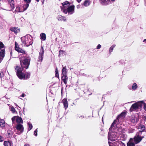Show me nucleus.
<instances>
[{
  "label": "nucleus",
  "mask_w": 146,
  "mask_h": 146,
  "mask_svg": "<svg viewBox=\"0 0 146 146\" xmlns=\"http://www.w3.org/2000/svg\"><path fill=\"white\" fill-rule=\"evenodd\" d=\"M117 120H115L112 123L110 128L109 131L108 133V139L109 140L111 141H115L117 140L119 137V134L115 132H113L112 131V127L114 124L115 123L116 121Z\"/></svg>",
  "instance_id": "f257e3e1"
},
{
  "label": "nucleus",
  "mask_w": 146,
  "mask_h": 146,
  "mask_svg": "<svg viewBox=\"0 0 146 146\" xmlns=\"http://www.w3.org/2000/svg\"><path fill=\"white\" fill-rule=\"evenodd\" d=\"M21 45L23 46H29L31 45L33 43L31 36L29 35H27L21 38Z\"/></svg>",
  "instance_id": "f03ea898"
},
{
  "label": "nucleus",
  "mask_w": 146,
  "mask_h": 146,
  "mask_svg": "<svg viewBox=\"0 0 146 146\" xmlns=\"http://www.w3.org/2000/svg\"><path fill=\"white\" fill-rule=\"evenodd\" d=\"M20 64L22 68H25L26 69H27L30 64L29 59L24 56L23 58L20 57Z\"/></svg>",
  "instance_id": "7ed1b4c3"
},
{
  "label": "nucleus",
  "mask_w": 146,
  "mask_h": 146,
  "mask_svg": "<svg viewBox=\"0 0 146 146\" xmlns=\"http://www.w3.org/2000/svg\"><path fill=\"white\" fill-rule=\"evenodd\" d=\"M30 74L28 72L23 73V70L19 68V78L21 79H27L29 78Z\"/></svg>",
  "instance_id": "20e7f679"
},
{
  "label": "nucleus",
  "mask_w": 146,
  "mask_h": 146,
  "mask_svg": "<svg viewBox=\"0 0 146 146\" xmlns=\"http://www.w3.org/2000/svg\"><path fill=\"white\" fill-rule=\"evenodd\" d=\"M74 7L75 6L74 5L70 6V7H68V8L66 9H63V12L65 14L68 13L69 14H72L74 13Z\"/></svg>",
  "instance_id": "39448f33"
},
{
  "label": "nucleus",
  "mask_w": 146,
  "mask_h": 146,
  "mask_svg": "<svg viewBox=\"0 0 146 146\" xmlns=\"http://www.w3.org/2000/svg\"><path fill=\"white\" fill-rule=\"evenodd\" d=\"M143 138L144 136H141V134L138 133L136 134L133 139L135 143L137 144L140 142Z\"/></svg>",
  "instance_id": "423d86ee"
},
{
  "label": "nucleus",
  "mask_w": 146,
  "mask_h": 146,
  "mask_svg": "<svg viewBox=\"0 0 146 146\" xmlns=\"http://www.w3.org/2000/svg\"><path fill=\"white\" fill-rule=\"evenodd\" d=\"M142 106L141 102H137V103L133 104L131 107L130 110L131 111H133V110H137L139 107Z\"/></svg>",
  "instance_id": "0eeeda50"
},
{
  "label": "nucleus",
  "mask_w": 146,
  "mask_h": 146,
  "mask_svg": "<svg viewBox=\"0 0 146 146\" xmlns=\"http://www.w3.org/2000/svg\"><path fill=\"white\" fill-rule=\"evenodd\" d=\"M23 121L21 117H19V133H21L24 131V127L23 125L19 124V123H23Z\"/></svg>",
  "instance_id": "6e6552de"
},
{
  "label": "nucleus",
  "mask_w": 146,
  "mask_h": 146,
  "mask_svg": "<svg viewBox=\"0 0 146 146\" xmlns=\"http://www.w3.org/2000/svg\"><path fill=\"white\" fill-rule=\"evenodd\" d=\"M12 121L13 124L16 125V127L17 130H18V116H15L12 118Z\"/></svg>",
  "instance_id": "1a4fd4ad"
},
{
  "label": "nucleus",
  "mask_w": 146,
  "mask_h": 146,
  "mask_svg": "<svg viewBox=\"0 0 146 146\" xmlns=\"http://www.w3.org/2000/svg\"><path fill=\"white\" fill-rule=\"evenodd\" d=\"M44 51L43 48L42 46H41V48L40 49L39 53V56L38 58V61L41 62L42 61L43 58V54Z\"/></svg>",
  "instance_id": "9d476101"
},
{
  "label": "nucleus",
  "mask_w": 146,
  "mask_h": 146,
  "mask_svg": "<svg viewBox=\"0 0 146 146\" xmlns=\"http://www.w3.org/2000/svg\"><path fill=\"white\" fill-rule=\"evenodd\" d=\"M62 6H61L62 11L63 12V10L64 9H66L70 6V3L67 1L63 2L62 3Z\"/></svg>",
  "instance_id": "9b49d317"
},
{
  "label": "nucleus",
  "mask_w": 146,
  "mask_h": 146,
  "mask_svg": "<svg viewBox=\"0 0 146 146\" xmlns=\"http://www.w3.org/2000/svg\"><path fill=\"white\" fill-rule=\"evenodd\" d=\"M29 6L28 3H26L23 6H21L19 7V12H23L26 10Z\"/></svg>",
  "instance_id": "f8f14e48"
},
{
  "label": "nucleus",
  "mask_w": 146,
  "mask_h": 146,
  "mask_svg": "<svg viewBox=\"0 0 146 146\" xmlns=\"http://www.w3.org/2000/svg\"><path fill=\"white\" fill-rule=\"evenodd\" d=\"M62 103L63 104L65 109H66L68 106V104L67 99L65 98L63 99L62 101Z\"/></svg>",
  "instance_id": "ddd939ff"
},
{
  "label": "nucleus",
  "mask_w": 146,
  "mask_h": 146,
  "mask_svg": "<svg viewBox=\"0 0 146 146\" xmlns=\"http://www.w3.org/2000/svg\"><path fill=\"white\" fill-rule=\"evenodd\" d=\"M135 143H134L133 139L131 138L127 143V146H135Z\"/></svg>",
  "instance_id": "4468645a"
},
{
  "label": "nucleus",
  "mask_w": 146,
  "mask_h": 146,
  "mask_svg": "<svg viewBox=\"0 0 146 146\" xmlns=\"http://www.w3.org/2000/svg\"><path fill=\"white\" fill-rule=\"evenodd\" d=\"M125 113L124 112L120 114L117 117V119L119 121L121 120V119H123L125 115Z\"/></svg>",
  "instance_id": "2eb2a0df"
},
{
  "label": "nucleus",
  "mask_w": 146,
  "mask_h": 146,
  "mask_svg": "<svg viewBox=\"0 0 146 146\" xmlns=\"http://www.w3.org/2000/svg\"><path fill=\"white\" fill-rule=\"evenodd\" d=\"M131 120L132 122L133 123H137L138 121V119L137 117L135 116H132V117Z\"/></svg>",
  "instance_id": "dca6fc26"
},
{
  "label": "nucleus",
  "mask_w": 146,
  "mask_h": 146,
  "mask_svg": "<svg viewBox=\"0 0 146 146\" xmlns=\"http://www.w3.org/2000/svg\"><path fill=\"white\" fill-rule=\"evenodd\" d=\"M68 79V78L66 75H63L62 77V79L65 84L67 83Z\"/></svg>",
  "instance_id": "f3484780"
},
{
  "label": "nucleus",
  "mask_w": 146,
  "mask_h": 146,
  "mask_svg": "<svg viewBox=\"0 0 146 146\" xmlns=\"http://www.w3.org/2000/svg\"><path fill=\"white\" fill-rule=\"evenodd\" d=\"M57 19L59 21H65L66 19L65 17L61 15H59L58 16Z\"/></svg>",
  "instance_id": "a211bd4d"
},
{
  "label": "nucleus",
  "mask_w": 146,
  "mask_h": 146,
  "mask_svg": "<svg viewBox=\"0 0 146 146\" xmlns=\"http://www.w3.org/2000/svg\"><path fill=\"white\" fill-rule=\"evenodd\" d=\"M40 37L41 39L43 40H45L46 38V35L44 33H41L40 35Z\"/></svg>",
  "instance_id": "6ab92c4d"
},
{
  "label": "nucleus",
  "mask_w": 146,
  "mask_h": 146,
  "mask_svg": "<svg viewBox=\"0 0 146 146\" xmlns=\"http://www.w3.org/2000/svg\"><path fill=\"white\" fill-rule=\"evenodd\" d=\"M5 55V50L3 49L0 50V56L3 58H4Z\"/></svg>",
  "instance_id": "aec40b11"
},
{
  "label": "nucleus",
  "mask_w": 146,
  "mask_h": 146,
  "mask_svg": "<svg viewBox=\"0 0 146 146\" xmlns=\"http://www.w3.org/2000/svg\"><path fill=\"white\" fill-rule=\"evenodd\" d=\"M12 143L9 141H5L4 143V145L5 146H11Z\"/></svg>",
  "instance_id": "412c9836"
},
{
  "label": "nucleus",
  "mask_w": 146,
  "mask_h": 146,
  "mask_svg": "<svg viewBox=\"0 0 146 146\" xmlns=\"http://www.w3.org/2000/svg\"><path fill=\"white\" fill-rule=\"evenodd\" d=\"M19 53H21L22 54L21 55H24L26 54V53L25 50L19 47Z\"/></svg>",
  "instance_id": "4be33fe9"
},
{
  "label": "nucleus",
  "mask_w": 146,
  "mask_h": 146,
  "mask_svg": "<svg viewBox=\"0 0 146 146\" xmlns=\"http://www.w3.org/2000/svg\"><path fill=\"white\" fill-rule=\"evenodd\" d=\"M18 29L17 27H11L10 29V30L13 32L15 34H17V33Z\"/></svg>",
  "instance_id": "5701e85b"
},
{
  "label": "nucleus",
  "mask_w": 146,
  "mask_h": 146,
  "mask_svg": "<svg viewBox=\"0 0 146 146\" xmlns=\"http://www.w3.org/2000/svg\"><path fill=\"white\" fill-rule=\"evenodd\" d=\"M67 73V70L66 67H64L62 70V74L63 75H66Z\"/></svg>",
  "instance_id": "b1692460"
},
{
  "label": "nucleus",
  "mask_w": 146,
  "mask_h": 146,
  "mask_svg": "<svg viewBox=\"0 0 146 146\" xmlns=\"http://www.w3.org/2000/svg\"><path fill=\"white\" fill-rule=\"evenodd\" d=\"M8 1L10 3L11 8L12 9H14L15 7L14 5V2L13 0H8Z\"/></svg>",
  "instance_id": "393cba45"
},
{
  "label": "nucleus",
  "mask_w": 146,
  "mask_h": 146,
  "mask_svg": "<svg viewBox=\"0 0 146 146\" xmlns=\"http://www.w3.org/2000/svg\"><path fill=\"white\" fill-rule=\"evenodd\" d=\"M5 126V121L3 119L0 120V126L1 127H3Z\"/></svg>",
  "instance_id": "a878e982"
},
{
  "label": "nucleus",
  "mask_w": 146,
  "mask_h": 146,
  "mask_svg": "<svg viewBox=\"0 0 146 146\" xmlns=\"http://www.w3.org/2000/svg\"><path fill=\"white\" fill-rule=\"evenodd\" d=\"M90 5V2L89 0H86L83 4V5L85 7H87Z\"/></svg>",
  "instance_id": "bb28decb"
},
{
  "label": "nucleus",
  "mask_w": 146,
  "mask_h": 146,
  "mask_svg": "<svg viewBox=\"0 0 146 146\" xmlns=\"http://www.w3.org/2000/svg\"><path fill=\"white\" fill-rule=\"evenodd\" d=\"M139 128H140L141 129V130L139 131V132L138 133L141 134V132L145 130V127L144 125H141L139 126Z\"/></svg>",
  "instance_id": "cd10ccee"
},
{
  "label": "nucleus",
  "mask_w": 146,
  "mask_h": 146,
  "mask_svg": "<svg viewBox=\"0 0 146 146\" xmlns=\"http://www.w3.org/2000/svg\"><path fill=\"white\" fill-rule=\"evenodd\" d=\"M9 109L13 113H17V112L15 111V108L12 106H10L9 107Z\"/></svg>",
  "instance_id": "c85d7f7f"
},
{
  "label": "nucleus",
  "mask_w": 146,
  "mask_h": 146,
  "mask_svg": "<svg viewBox=\"0 0 146 146\" xmlns=\"http://www.w3.org/2000/svg\"><path fill=\"white\" fill-rule=\"evenodd\" d=\"M137 88V85L136 83H134L132 86V89L133 90H135Z\"/></svg>",
  "instance_id": "c756f323"
},
{
  "label": "nucleus",
  "mask_w": 146,
  "mask_h": 146,
  "mask_svg": "<svg viewBox=\"0 0 146 146\" xmlns=\"http://www.w3.org/2000/svg\"><path fill=\"white\" fill-rule=\"evenodd\" d=\"M115 46V45L113 44L110 47L109 49V52L110 53L113 51V48Z\"/></svg>",
  "instance_id": "7c9ffc66"
},
{
  "label": "nucleus",
  "mask_w": 146,
  "mask_h": 146,
  "mask_svg": "<svg viewBox=\"0 0 146 146\" xmlns=\"http://www.w3.org/2000/svg\"><path fill=\"white\" fill-rule=\"evenodd\" d=\"M55 74L56 77L57 78H59V76L58 74V70L57 68L56 67V70H55Z\"/></svg>",
  "instance_id": "2f4dec72"
},
{
  "label": "nucleus",
  "mask_w": 146,
  "mask_h": 146,
  "mask_svg": "<svg viewBox=\"0 0 146 146\" xmlns=\"http://www.w3.org/2000/svg\"><path fill=\"white\" fill-rule=\"evenodd\" d=\"M100 3L103 5H106L107 4L106 0H99Z\"/></svg>",
  "instance_id": "473e14b6"
},
{
  "label": "nucleus",
  "mask_w": 146,
  "mask_h": 146,
  "mask_svg": "<svg viewBox=\"0 0 146 146\" xmlns=\"http://www.w3.org/2000/svg\"><path fill=\"white\" fill-rule=\"evenodd\" d=\"M18 43L15 42V49L18 52Z\"/></svg>",
  "instance_id": "72a5a7b5"
},
{
  "label": "nucleus",
  "mask_w": 146,
  "mask_h": 146,
  "mask_svg": "<svg viewBox=\"0 0 146 146\" xmlns=\"http://www.w3.org/2000/svg\"><path fill=\"white\" fill-rule=\"evenodd\" d=\"M28 125L29 126V130L30 131L33 128V125L31 123H28Z\"/></svg>",
  "instance_id": "f704fd0d"
},
{
  "label": "nucleus",
  "mask_w": 146,
  "mask_h": 146,
  "mask_svg": "<svg viewBox=\"0 0 146 146\" xmlns=\"http://www.w3.org/2000/svg\"><path fill=\"white\" fill-rule=\"evenodd\" d=\"M4 45L3 44V42L0 41V50L2 49L4 47Z\"/></svg>",
  "instance_id": "c9c22d12"
},
{
  "label": "nucleus",
  "mask_w": 146,
  "mask_h": 146,
  "mask_svg": "<svg viewBox=\"0 0 146 146\" xmlns=\"http://www.w3.org/2000/svg\"><path fill=\"white\" fill-rule=\"evenodd\" d=\"M15 71L17 73V75L18 77V68L17 66L15 68Z\"/></svg>",
  "instance_id": "e433bc0d"
},
{
  "label": "nucleus",
  "mask_w": 146,
  "mask_h": 146,
  "mask_svg": "<svg viewBox=\"0 0 146 146\" xmlns=\"http://www.w3.org/2000/svg\"><path fill=\"white\" fill-rule=\"evenodd\" d=\"M78 117L80 119H82L84 118V116L83 115L79 114L78 115Z\"/></svg>",
  "instance_id": "4c0bfd02"
},
{
  "label": "nucleus",
  "mask_w": 146,
  "mask_h": 146,
  "mask_svg": "<svg viewBox=\"0 0 146 146\" xmlns=\"http://www.w3.org/2000/svg\"><path fill=\"white\" fill-rule=\"evenodd\" d=\"M142 106L143 105H144V108L145 110H146V104H145L143 102L141 101Z\"/></svg>",
  "instance_id": "58836bf2"
},
{
  "label": "nucleus",
  "mask_w": 146,
  "mask_h": 146,
  "mask_svg": "<svg viewBox=\"0 0 146 146\" xmlns=\"http://www.w3.org/2000/svg\"><path fill=\"white\" fill-rule=\"evenodd\" d=\"M135 130L133 129H131L129 130V133H132L134 132Z\"/></svg>",
  "instance_id": "ea45409f"
},
{
  "label": "nucleus",
  "mask_w": 146,
  "mask_h": 146,
  "mask_svg": "<svg viewBox=\"0 0 146 146\" xmlns=\"http://www.w3.org/2000/svg\"><path fill=\"white\" fill-rule=\"evenodd\" d=\"M37 129H36L34 131V134L36 136L37 135Z\"/></svg>",
  "instance_id": "a19ab883"
},
{
  "label": "nucleus",
  "mask_w": 146,
  "mask_h": 146,
  "mask_svg": "<svg viewBox=\"0 0 146 146\" xmlns=\"http://www.w3.org/2000/svg\"><path fill=\"white\" fill-rule=\"evenodd\" d=\"M24 1L27 3H28L29 4L31 1V0H24Z\"/></svg>",
  "instance_id": "79ce46f5"
},
{
  "label": "nucleus",
  "mask_w": 146,
  "mask_h": 146,
  "mask_svg": "<svg viewBox=\"0 0 146 146\" xmlns=\"http://www.w3.org/2000/svg\"><path fill=\"white\" fill-rule=\"evenodd\" d=\"M4 76V74L3 72H1L0 73V76L1 78L3 77Z\"/></svg>",
  "instance_id": "37998d69"
},
{
  "label": "nucleus",
  "mask_w": 146,
  "mask_h": 146,
  "mask_svg": "<svg viewBox=\"0 0 146 146\" xmlns=\"http://www.w3.org/2000/svg\"><path fill=\"white\" fill-rule=\"evenodd\" d=\"M101 47V46L100 44H98L96 48L97 49H100Z\"/></svg>",
  "instance_id": "c03bdc74"
},
{
  "label": "nucleus",
  "mask_w": 146,
  "mask_h": 146,
  "mask_svg": "<svg viewBox=\"0 0 146 146\" xmlns=\"http://www.w3.org/2000/svg\"><path fill=\"white\" fill-rule=\"evenodd\" d=\"M3 140V139L2 137L0 135V142L2 141Z\"/></svg>",
  "instance_id": "a18cd8bd"
},
{
  "label": "nucleus",
  "mask_w": 146,
  "mask_h": 146,
  "mask_svg": "<svg viewBox=\"0 0 146 146\" xmlns=\"http://www.w3.org/2000/svg\"><path fill=\"white\" fill-rule=\"evenodd\" d=\"M25 94L24 93H22V94L20 96V97H24L25 96Z\"/></svg>",
  "instance_id": "49530a36"
},
{
  "label": "nucleus",
  "mask_w": 146,
  "mask_h": 146,
  "mask_svg": "<svg viewBox=\"0 0 146 146\" xmlns=\"http://www.w3.org/2000/svg\"><path fill=\"white\" fill-rule=\"evenodd\" d=\"M3 58L0 56V63L1 62L2 60H3Z\"/></svg>",
  "instance_id": "de8ad7c7"
},
{
  "label": "nucleus",
  "mask_w": 146,
  "mask_h": 146,
  "mask_svg": "<svg viewBox=\"0 0 146 146\" xmlns=\"http://www.w3.org/2000/svg\"><path fill=\"white\" fill-rule=\"evenodd\" d=\"M8 134L9 137H10L12 135V134L10 133H8Z\"/></svg>",
  "instance_id": "09e8293b"
},
{
  "label": "nucleus",
  "mask_w": 146,
  "mask_h": 146,
  "mask_svg": "<svg viewBox=\"0 0 146 146\" xmlns=\"http://www.w3.org/2000/svg\"><path fill=\"white\" fill-rule=\"evenodd\" d=\"M24 146H29V145L28 144H25Z\"/></svg>",
  "instance_id": "8fccbe9b"
},
{
  "label": "nucleus",
  "mask_w": 146,
  "mask_h": 146,
  "mask_svg": "<svg viewBox=\"0 0 146 146\" xmlns=\"http://www.w3.org/2000/svg\"><path fill=\"white\" fill-rule=\"evenodd\" d=\"M78 2V3H80L82 0H76Z\"/></svg>",
  "instance_id": "3c124183"
},
{
  "label": "nucleus",
  "mask_w": 146,
  "mask_h": 146,
  "mask_svg": "<svg viewBox=\"0 0 146 146\" xmlns=\"http://www.w3.org/2000/svg\"><path fill=\"white\" fill-rule=\"evenodd\" d=\"M77 8H79L80 7V6L79 5H77Z\"/></svg>",
  "instance_id": "603ef678"
},
{
  "label": "nucleus",
  "mask_w": 146,
  "mask_h": 146,
  "mask_svg": "<svg viewBox=\"0 0 146 146\" xmlns=\"http://www.w3.org/2000/svg\"><path fill=\"white\" fill-rule=\"evenodd\" d=\"M146 41V39H144L143 41V42H145Z\"/></svg>",
  "instance_id": "864d4df0"
},
{
  "label": "nucleus",
  "mask_w": 146,
  "mask_h": 146,
  "mask_svg": "<svg viewBox=\"0 0 146 146\" xmlns=\"http://www.w3.org/2000/svg\"><path fill=\"white\" fill-rule=\"evenodd\" d=\"M62 52V51H60L59 52V53L60 54V53H61Z\"/></svg>",
  "instance_id": "5fc2aeb1"
},
{
  "label": "nucleus",
  "mask_w": 146,
  "mask_h": 146,
  "mask_svg": "<svg viewBox=\"0 0 146 146\" xmlns=\"http://www.w3.org/2000/svg\"><path fill=\"white\" fill-rule=\"evenodd\" d=\"M36 1H37V2H39V0H36Z\"/></svg>",
  "instance_id": "6e6d98bb"
},
{
  "label": "nucleus",
  "mask_w": 146,
  "mask_h": 146,
  "mask_svg": "<svg viewBox=\"0 0 146 146\" xmlns=\"http://www.w3.org/2000/svg\"><path fill=\"white\" fill-rule=\"evenodd\" d=\"M123 144L124 145V146H125V145H124V144L123 143Z\"/></svg>",
  "instance_id": "4d7b16f0"
},
{
  "label": "nucleus",
  "mask_w": 146,
  "mask_h": 146,
  "mask_svg": "<svg viewBox=\"0 0 146 146\" xmlns=\"http://www.w3.org/2000/svg\"><path fill=\"white\" fill-rule=\"evenodd\" d=\"M44 0H43L44 1Z\"/></svg>",
  "instance_id": "13d9d810"
},
{
  "label": "nucleus",
  "mask_w": 146,
  "mask_h": 146,
  "mask_svg": "<svg viewBox=\"0 0 146 146\" xmlns=\"http://www.w3.org/2000/svg\"><path fill=\"white\" fill-rule=\"evenodd\" d=\"M1 0H0V1H1Z\"/></svg>",
  "instance_id": "bf43d9fd"
}]
</instances>
